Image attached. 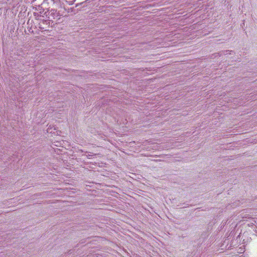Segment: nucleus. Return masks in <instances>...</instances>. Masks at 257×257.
Here are the masks:
<instances>
[{
    "label": "nucleus",
    "mask_w": 257,
    "mask_h": 257,
    "mask_svg": "<svg viewBox=\"0 0 257 257\" xmlns=\"http://www.w3.org/2000/svg\"><path fill=\"white\" fill-rule=\"evenodd\" d=\"M254 223L252 224L251 228L253 231L254 232V234L257 236V218L254 220Z\"/></svg>",
    "instance_id": "obj_3"
},
{
    "label": "nucleus",
    "mask_w": 257,
    "mask_h": 257,
    "mask_svg": "<svg viewBox=\"0 0 257 257\" xmlns=\"http://www.w3.org/2000/svg\"><path fill=\"white\" fill-rule=\"evenodd\" d=\"M233 53V52L231 50H225L222 52H220L218 54V55H219V56H222V55H230L231 53Z\"/></svg>",
    "instance_id": "obj_2"
},
{
    "label": "nucleus",
    "mask_w": 257,
    "mask_h": 257,
    "mask_svg": "<svg viewBox=\"0 0 257 257\" xmlns=\"http://www.w3.org/2000/svg\"><path fill=\"white\" fill-rule=\"evenodd\" d=\"M236 223H231L230 225V230L229 231H230L229 234H228V232L226 233V238L224 240L223 245H225V247L228 249H231L232 247L236 246L238 243H240L241 240L240 239V234L237 235L236 239H233L234 237V235L235 234L234 229L236 226Z\"/></svg>",
    "instance_id": "obj_1"
},
{
    "label": "nucleus",
    "mask_w": 257,
    "mask_h": 257,
    "mask_svg": "<svg viewBox=\"0 0 257 257\" xmlns=\"http://www.w3.org/2000/svg\"><path fill=\"white\" fill-rule=\"evenodd\" d=\"M243 236H244V235H243V236H242L241 239H242V243H245L246 242V241H245V238H243Z\"/></svg>",
    "instance_id": "obj_5"
},
{
    "label": "nucleus",
    "mask_w": 257,
    "mask_h": 257,
    "mask_svg": "<svg viewBox=\"0 0 257 257\" xmlns=\"http://www.w3.org/2000/svg\"><path fill=\"white\" fill-rule=\"evenodd\" d=\"M229 223H230V221H229L227 223V221H226V222H224V223H223V222H222V226H221V228H222V226H223V227H224L225 225H226V224L228 225V224H229Z\"/></svg>",
    "instance_id": "obj_4"
}]
</instances>
